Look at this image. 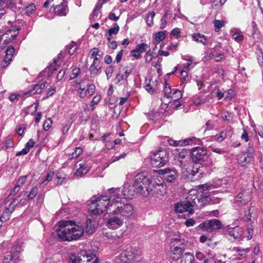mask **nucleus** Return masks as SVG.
<instances>
[{"label": "nucleus", "instance_id": "nucleus-1", "mask_svg": "<svg viewBox=\"0 0 263 263\" xmlns=\"http://www.w3.org/2000/svg\"><path fill=\"white\" fill-rule=\"evenodd\" d=\"M84 232L83 226L71 220L59 221L56 229L57 235L62 241L78 240L83 236Z\"/></svg>", "mask_w": 263, "mask_h": 263}, {"label": "nucleus", "instance_id": "nucleus-2", "mask_svg": "<svg viewBox=\"0 0 263 263\" xmlns=\"http://www.w3.org/2000/svg\"><path fill=\"white\" fill-rule=\"evenodd\" d=\"M202 191L191 190L189 191L186 198V200L191 209L195 208L197 209L202 208L210 201L208 195H203Z\"/></svg>", "mask_w": 263, "mask_h": 263}, {"label": "nucleus", "instance_id": "nucleus-3", "mask_svg": "<svg viewBox=\"0 0 263 263\" xmlns=\"http://www.w3.org/2000/svg\"><path fill=\"white\" fill-rule=\"evenodd\" d=\"M109 210H112L114 214L119 215L124 219L132 217L134 213V206L132 204L123 202L110 204Z\"/></svg>", "mask_w": 263, "mask_h": 263}, {"label": "nucleus", "instance_id": "nucleus-4", "mask_svg": "<svg viewBox=\"0 0 263 263\" xmlns=\"http://www.w3.org/2000/svg\"><path fill=\"white\" fill-rule=\"evenodd\" d=\"M110 203L107 195H101L92 200L89 205V211L94 215L102 214L106 209L109 211Z\"/></svg>", "mask_w": 263, "mask_h": 263}, {"label": "nucleus", "instance_id": "nucleus-5", "mask_svg": "<svg viewBox=\"0 0 263 263\" xmlns=\"http://www.w3.org/2000/svg\"><path fill=\"white\" fill-rule=\"evenodd\" d=\"M159 182L154 181L151 182V184H149L146 188V191H145L143 196L147 197L148 196H163L166 193V187L164 185V181L162 177H159Z\"/></svg>", "mask_w": 263, "mask_h": 263}, {"label": "nucleus", "instance_id": "nucleus-6", "mask_svg": "<svg viewBox=\"0 0 263 263\" xmlns=\"http://www.w3.org/2000/svg\"><path fill=\"white\" fill-rule=\"evenodd\" d=\"M150 184V179L147 178L144 173H141L135 177L134 183L132 188L135 189V192L143 196L146 188Z\"/></svg>", "mask_w": 263, "mask_h": 263}, {"label": "nucleus", "instance_id": "nucleus-7", "mask_svg": "<svg viewBox=\"0 0 263 263\" xmlns=\"http://www.w3.org/2000/svg\"><path fill=\"white\" fill-rule=\"evenodd\" d=\"M142 254L140 249L130 247L123 251L119 255L118 258L121 262L127 263L128 261L138 258Z\"/></svg>", "mask_w": 263, "mask_h": 263}, {"label": "nucleus", "instance_id": "nucleus-8", "mask_svg": "<svg viewBox=\"0 0 263 263\" xmlns=\"http://www.w3.org/2000/svg\"><path fill=\"white\" fill-rule=\"evenodd\" d=\"M166 152L160 151L154 153L150 156V164L152 167H160L165 165L167 162Z\"/></svg>", "mask_w": 263, "mask_h": 263}, {"label": "nucleus", "instance_id": "nucleus-9", "mask_svg": "<svg viewBox=\"0 0 263 263\" xmlns=\"http://www.w3.org/2000/svg\"><path fill=\"white\" fill-rule=\"evenodd\" d=\"M174 154V163L181 168H185L188 164L187 151L184 148H176Z\"/></svg>", "mask_w": 263, "mask_h": 263}, {"label": "nucleus", "instance_id": "nucleus-10", "mask_svg": "<svg viewBox=\"0 0 263 263\" xmlns=\"http://www.w3.org/2000/svg\"><path fill=\"white\" fill-rule=\"evenodd\" d=\"M191 157L195 163H200L206 160L208 156L206 150L202 147L197 146L192 148Z\"/></svg>", "mask_w": 263, "mask_h": 263}, {"label": "nucleus", "instance_id": "nucleus-11", "mask_svg": "<svg viewBox=\"0 0 263 263\" xmlns=\"http://www.w3.org/2000/svg\"><path fill=\"white\" fill-rule=\"evenodd\" d=\"M221 222L217 219L206 220L200 223L199 228L203 231L212 232L221 229Z\"/></svg>", "mask_w": 263, "mask_h": 263}, {"label": "nucleus", "instance_id": "nucleus-12", "mask_svg": "<svg viewBox=\"0 0 263 263\" xmlns=\"http://www.w3.org/2000/svg\"><path fill=\"white\" fill-rule=\"evenodd\" d=\"M110 217L107 220L106 226L111 229H117L123 224L124 219L119 215L114 214L112 210H109Z\"/></svg>", "mask_w": 263, "mask_h": 263}, {"label": "nucleus", "instance_id": "nucleus-13", "mask_svg": "<svg viewBox=\"0 0 263 263\" xmlns=\"http://www.w3.org/2000/svg\"><path fill=\"white\" fill-rule=\"evenodd\" d=\"M21 248L19 246L13 247L11 252H7L2 263H10L12 260H17L20 257Z\"/></svg>", "mask_w": 263, "mask_h": 263}, {"label": "nucleus", "instance_id": "nucleus-14", "mask_svg": "<svg viewBox=\"0 0 263 263\" xmlns=\"http://www.w3.org/2000/svg\"><path fill=\"white\" fill-rule=\"evenodd\" d=\"M87 88L80 86L78 89V93L81 98H84L88 96V97L94 94L96 91V86L94 84H88Z\"/></svg>", "mask_w": 263, "mask_h": 263}, {"label": "nucleus", "instance_id": "nucleus-15", "mask_svg": "<svg viewBox=\"0 0 263 263\" xmlns=\"http://www.w3.org/2000/svg\"><path fill=\"white\" fill-rule=\"evenodd\" d=\"M16 199H14L13 201L10 203L8 206L6 207L2 214L0 216V222H4L8 220L10 218L11 214L14 211L17 203H15Z\"/></svg>", "mask_w": 263, "mask_h": 263}, {"label": "nucleus", "instance_id": "nucleus-16", "mask_svg": "<svg viewBox=\"0 0 263 263\" xmlns=\"http://www.w3.org/2000/svg\"><path fill=\"white\" fill-rule=\"evenodd\" d=\"M159 172L163 175V177L167 182L171 183L174 182L178 177V174L175 169L160 170Z\"/></svg>", "mask_w": 263, "mask_h": 263}, {"label": "nucleus", "instance_id": "nucleus-17", "mask_svg": "<svg viewBox=\"0 0 263 263\" xmlns=\"http://www.w3.org/2000/svg\"><path fill=\"white\" fill-rule=\"evenodd\" d=\"M187 246H176L175 243L172 245L170 248L171 257L175 260H178L181 256H182V253L185 250Z\"/></svg>", "mask_w": 263, "mask_h": 263}, {"label": "nucleus", "instance_id": "nucleus-18", "mask_svg": "<svg viewBox=\"0 0 263 263\" xmlns=\"http://www.w3.org/2000/svg\"><path fill=\"white\" fill-rule=\"evenodd\" d=\"M197 251L195 254L196 258L200 261H203V263H215L214 257L211 251L205 252Z\"/></svg>", "mask_w": 263, "mask_h": 263}, {"label": "nucleus", "instance_id": "nucleus-19", "mask_svg": "<svg viewBox=\"0 0 263 263\" xmlns=\"http://www.w3.org/2000/svg\"><path fill=\"white\" fill-rule=\"evenodd\" d=\"M250 192H241L235 198L234 203L235 206H240L247 204L250 200Z\"/></svg>", "mask_w": 263, "mask_h": 263}, {"label": "nucleus", "instance_id": "nucleus-20", "mask_svg": "<svg viewBox=\"0 0 263 263\" xmlns=\"http://www.w3.org/2000/svg\"><path fill=\"white\" fill-rule=\"evenodd\" d=\"M76 169L74 174L78 177H82L86 174L89 170V167L87 165L85 161H79L75 164Z\"/></svg>", "mask_w": 263, "mask_h": 263}, {"label": "nucleus", "instance_id": "nucleus-21", "mask_svg": "<svg viewBox=\"0 0 263 263\" xmlns=\"http://www.w3.org/2000/svg\"><path fill=\"white\" fill-rule=\"evenodd\" d=\"M108 193L109 194V201L110 204L116 202H121L120 190L118 188H111L108 190Z\"/></svg>", "mask_w": 263, "mask_h": 263}, {"label": "nucleus", "instance_id": "nucleus-22", "mask_svg": "<svg viewBox=\"0 0 263 263\" xmlns=\"http://www.w3.org/2000/svg\"><path fill=\"white\" fill-rule=\"evenodd\" d=\"M175 210L178 213H182L184 212H188L191 214L194 213V210L189 206L186 200L177 203Z\"/></svg>", "mask_w": 263, "mask_h": 263}, {"label": "nucleus", "instance_id": "nucleus-23", "mask_svg": "<svg viewBox=\"0 0 263 263\" xmlns=\"http://www.w3.org/2000/svg\"><path fill=\"white\" fill-rule=\"evenodd\" d=\"M53 2H60V5H56L53 7L54 13L60 16H64L66 14V5L64 3V0H52Z\"/></svg>", "mask_w": 263, "mask_h": 263}, {"label": "nucleus", "instance_id": "nucleus-24", "mask_svg": "<svg viewBox=\"0 0 263 263\" xmlns=\"http://www.w3.org/2000/svg\"><path fill=\"white\" fill-rule=\"evenodd\" d=\"M254 158L249 155L243 152L240 153L237 156V161L241 166H245L251 163Z\"/></svg>", "mask_w": 263, "mask_h": 263}, {"label": "nucleus", "instance_id": "nucleus-25", "mask_svg": "<svg viewBox=\"0 0 263 263\" xmlns=\"http://www.w3.org/2000/svg\"><path fill=\"white\" fill-rule=\"evenodd\" d=\"M228 233L230 237H232L234 239L240 238L243 234V229L240 227H235L230 228L227 230Z\"/></svg>", "mask_w": 263, "mask_h": 263}, {"label": "nucleus", "instance_id": "nucleus-26", "mask_svg": "<svg viewBox=\"0 0 263 263\" xmlns=\"http://www.w3.org/2000/svg\"><path fill=\"white\" fill-rule=\"evenodd\" d=\"M131 73L132 69L130 67H126L124 69V72L123 73L120 71L117 74L115 80L118 83L122 81L127 83V78Z\"/></svg>", "mask_w": 263, "mask_h": 263}, {"label": "nucleus", "instance_id": "nucleus-27", "mask_svg": "<svg viewBox=\"0 0 263 263\" xmlns=\"http://www.w3.org/2000/svg\"><path fill=\"white\" fill-rule=\"evenodd\" d=\"M130 185L128 183H125L124 184L123 189L122 191V194L125 198H132L135 194H138L135 192V189L133 191Z\"/></svg>", "mask_w": 263, "mask_h": 263}, {"label": "nucleus", "instance_id": "nucleus-28", "mask_svg": "<svg viewBox=\"0 0 263 263\" xmlns=\"http://www.w3.org/2000/svg\"><path fill=\"white\" fill-rule=\"evenodd\" d=\"M98 226L97 222L95 219H88L86 221V232L88 234L95 232Z\"/></svg>", "mask_w": 263, "mask_h": 263}, {"label": "nucleus", "instance_id": "nucleus-29", "mask_svg": "<svg viewBox=\"0 0 263 263\" xmlns=\"http://www.w3.org/2000/svg\"><path fill=\"white\" fill-rule=\"evenodd\" d=\"M46 83L47 81H44L41 83L33 85L32 89L31 90V92L33 94H39L41 93L43 89L45 88Z\"/></svg>", "mask_w": 263, "mask_h": 263}, {"label": "nucleus", "instance_id": "nucleus-30", "mask_svg": "<svg viewBox=\"0 0 263 263\" xmlns=\"http://www.w3.org/2000/svg\"><path fill=\"white\" fill-rule=\"evenodd\" d=\"M192 37L194 41L201 43L204 45H205L207 43L208 40L206 37L204 35L199 33L192 34Z\"/></svg>", "mask_w": 263, "mask_h": 263}, {"label": "nucleus", "instance_id": "nucleus-31", "mask_svg": "<svg viewBox=\"0 0 263 263\" xmlns=\"http://www.w3.org/2000/svg\"><path fill=\"white\" fill-rule=\"evenodd\" d=\"M194 261L193 255L190 253H186L182 255L181 263H194Z\"/></svg>", "mask_w": 263, "mask_h": 263}, {"label": "nucleus", "instance_id": "nucleus-32", "mask_svg": "<svg viewBox=\"0 0 263 263\" xmlns=\"http://www.w3.org/2000/svg\"><path fill=\"white\" fill-rule=\"evenodd\" d=\"M16 4V0H4L3 4H1V7L3 6V8H8L13 9L15 8Z\"/></svg>", "mask_w": 263, "mask_h": 263}, {"label": "nucleus", "instance_id": "nucleus-33", "mask_svg": "<svg viewBox=\"0 0 263 263\" xmlns=\"http://www.w3.org/2000/svg\"><path fill=\"white\" fill-rule=\"evenodd\" d=\"M176 242V246H187L186 241L183 239H181L178 235H174L172 239L171 244Z\"/></svg>", "mask_w": 263, "mask_h": 263}, {"label": "nucleus", "instance_id": "nucleus-34", "mask_svg": "<svg viewBox=\"0 0 263 263\" xmlns=\"http://www.w3.org/2000/svg\"><path fill=\"white\" fill-rule=\"evenodd\" d=\"M39 193V188L36 186H33L27 195V199L28 201L33 200Z\"/></svg>", "mask_w": 263, "mask_h": 263}, {"label": "nucleus", "instance_id": "nucleus-35", "mask_svg": "<svg viewBox=\"0 0 263 263\" xmlns=\"http://www.w3.org/2000/svg\"><path fill=\"white\" fill-rule=\"evenodd\" d=\"M83 152L81 147H76L73 152L69 155L68 160H72L77 158Z\"/></svg>", "mask_w": 263, "mask_h": 263}, {"label": "nucleus", "instance_id": "nucleus-36", "mask_svg": "<svg viewBox=\"0 0 263 263\" xmlns=\"http://www.w3.org/2000/svg\"><path fill=\"white\" fill-rule=\"evenodd\" d=\"M18 31V29H17V30L9 29L8 30H7L5 34L2 35L1 39L3 40L4 38H7V37H8V36H10L13 39H14L15 38V37L18 34V31Z\"/></svg>", "mask_w": 263, "mask_h": 263}, {"label": "nucleus", "instance_id": "nucleus-37", "mask_svg": "<svg viewBox=\"0 0 263 263\" xmlns=\"http://www.w3.org/2000/svg\"><path fill=\"white\" fill-rule=\"evenodd\" d=\"M35 10V7L33 4L27 6L23 10V13L25 14L30 16L32 14Z\"/></svg>", "mask_w": 263, "mask_h": 263}, {"label": "nucleus", "instance_id": "nucleus-38", "mask_svg": "<svg viewBox=\"0 0 263 263\" xmlns=\"http://www.w3.org/2000/svg\"><path fill=\"white\" fill-rule=\"evenodd\" d=\"M213 24L215 27V31L218 32L220 28L224 26L226 21L223 20H214L213 21Z\"/></svg>", "mask_w": 263, "mask_h": 263}, {"label": "nucleus", "instance_id": "nucleus-39", "mask_svg": "<svg viewBox=\"0 0 263 263\" xmlns=\"http://www.w3.org/2000/svg\"><path fill=\"white\" fill-rule=\"evenodd\" d=\"M233 251L235 255H238L243 256L249 251V250L248 249H240L238 247H235L233 249Z\"/></svg>", "mask_w": 263, "mask_h": 263}, {"label": "nucleus", "instance_id": "nucleus-40", "mask_svg": "<svg viewBox=\"0 0 263 263\" xmlns=\"http://www.w3.org/2000/svg\"><path fill=\"white\" fill-rule=\"evenodd\" d=\"M155 15V13L154 11H152L147 14L146 18V23L148 26H152L153 25Z\"/></svg>", "mask_w": 263, "mask_h": 263}, {"label": "nucleus", "instance_id": "nucleus-41", "mask_svg": "<svg viewBox=\"0 0 263 263\" xmlns=\"http://www.w3.org/2000/svg\"><path fill=\"white\" fill-rule=\"evenodd\" d=\"M227 137V132L226 131H221L219 133L216 134L215 136V140L220 142L222 141Z\"/></svg>", "mask_w": 263, "mask_h": 263}, {"label": "nucleus", "instance_id": "nucleus-42", "mask_svg": "<svg viewBox=\"0 0 263 263\" xmlns=\"http://www.w3.org/2000/svg\"><path fill=\"white\" fill-rule=\"evenodd\" d=\"M147 47V45L144 43H142L141 44L138 45L135 49H134V51L135 52H138L141 54V53L144 52L146 50V47Z\"/></svg>", "mask_w": 263, "mask_h": 263}, {"label": "nucleus", "instance_id": "nucleus-43", "mask_svg": "<svg viewBox=\"0 0 263 263\" xmlns=\"http://www.w3.org/2000/svg\"><path fill=\"white\" fill-rule=\"evenodd\" d=\"M166 31H159L155 35V40L158 42L162 41L166 36Z\"/></svg>", "mask_w": 263, "mask_h": 263}, {"label": "nucleus", "instance_id": "nucleus-44", "mask_svg": "<svg viewBox=\"0 0 263 263\" xmlns=\"http://www.w3.org/2000/svg\"><path fill=\"white\" fill-rule=\"evenodd\" d=\"M254 152L255 150L253 143H249L248 148L245 152L254 158Z\"/></svg>", "mask_w": 263, "mask_h": 263}, {"label": "nucleus", "instance_id": "nucleus-45", "mask_svg": "<svg viewBox=\"0 0 263 263\" xmlns=\"http://www.w3.org/2000/svg\"><path fill=\"white\" fill-rule=\"evenodd\" d=\"M12 56L6 54L4 61L2 63L1 65L3 68H6L8 66L10 62L11 61Z\"/></svg>", "mask_w": 263, "mask_h": 263}, {"label": "nucleus", "instance_id": "nucleus-46", "mask_svg": "<svg viewBox=\"0 0 263 263\" xmlns=\"http://www.w3.org/2000/svg\"><path fill=\"white\" fill-rule=\"evenodd\" d=\"M232 37L235 41L238 43L242 42L244 39V36L237 32L233 33Z\"/></svg>", "mask_w": 263, "mask_h": 263}, {"label": "nucleus", "instance_id": "nucleus-47", "mask_svg": "<svg viewBox=\"0 0 263 263\" xmlns=\"http://www.w3.org/2000/svg\"><path fill=\"white\" fill-rule=\"evenodd\" d=\"M181 29L178 28L173 29L171 32V36L178 39L181 36Z\"/></svg>", "mask_w": 263, "mask_h": 263}, {"label": "nucleus", "instance_id": "nucleus-48", "mask_svg": "<svg viewBox=\"0 0 263 263\" xmlns=\"http://www.w3.org/2000/svg\"><path fill=\"white\" fill-rule=\"evenodd\" d=\"M119 26L117 23H115L114 27L108 30V33L110 34H117L119 31Z\"/></svg>", "mask_w": 263, "mask_h": 263}, {"label": "nucleus", "instance_id": "nucleus-49", "mask_svg": "<svg viewBox=\"0 0 263 263\" xmlns=\"http://www.w3.org/2000/svg\"><path fill=\"white\" fill-rule=\"evenodd\" d=\"M182 96V93L181 91L179 90H176L173 93L171 97L174 101L178 100Z\"/></svg>", "mask_w": 263, "mask_h": 263}, {"label": "nucleus", "instance_id": "nucleus-50", "mask_svg": "<svg viewBox=\"0 0 263 263\" xmlns=\"http://www.w3.org/2000/svg\"><path fill=\"white\" fill-rule=\"evenodd\" d=\"M52 124V121L51 118H48L46 120L43 125V128L45 130H48Z\"/></svg>", "mask_w": 263, "mask_h": 263}, {"label": "nucleus", "instance_id": "nucleus-51", "mask_svg": "<svg viewBox=\"0 0 263 263\" xmlns=\"http://www.w3.org/2000/svg\"><path fill=\"white\" fill-rule=\"evenodd\" d=\"M164 95L167 98L171 97V89L170 86L166 82L165 83V86L164 88Z\"/></svg>", "mask_w": 263, "mask_h": 263}, {"label": "nucleus", "instance_id": "nucleus-52", "mask_svg": "<svg viewBox=\"0 0 263 263\" xmlns=\"http://www.w3.org/2000/svg\"><path fill=\"white\" fill-rule=\"evenodd\" d=\"M114 67L112 66H109L108 67L106 70L105 73L107 77V79L108 80L112 76V74L114 72Z\"/></svg>", "mask_w": 263, "mask_h": 263}, {"label": "nucleus", "instance_id": "nucleus-53", "mask_svg": "<svg viewBox=\"0 0 263 263\" xmlns=\"http://www.w3.org/2000/svg\"><path fill=\"white\" fill-rule=\"evenodd\" d=\"M27 176H23L20 177L16 182V185L20 187L23 185L27 180Z\"/></svg>", "mask_w": 263, "mask_h": 263}, {"label": "nucleus", "instance_id": "nucleus-54", "mask_svg": "<svg viewBox=\"0 0 263 263\" xmlns=\"http://www.w3.org/2000/svg\"><path fill=\"white\" fill-rule=\"evenodd\" d=\"M80 73V68H74L72 70L71 76L70 78V80H73L78 77Z\"/></svg>", "mask_w": 263, "mask_h": 263}, {"label": "nucleus", "instance_id": "nucleus-55", "mask_svg": "<svg viewBox=\"0 0 263 263\" xmlns=\"http://www.w3.org/2000/svg\"><path fill=\"white\" fill-rule=\"evenodd\" d=\"M89 53L92 58L96 57V56L97 57L98 55L99 57H100V58H101V56L99 54V51L98 48H94L92 49L90 51Z\"/></svg>", "mask_w": 263, "mask_h": 263}, {"label": "nucleus", "instance_id": "nucleus-56", "mask_svg": "<svg viewBox=\"0 0 263 263\" xmlns=\"http://www.w3.org/2000/svg\"><path fill=\"white\" fill-rule=\"evenodd\" d=\"M197 141H198V139H197L195 137H193L185 140L183 142V143L184 145H190L194 143H196Z\"/></svg>", "mask_w": 263, "mask_h": 263}, {"label": "nucleus", "instance_id": "nucleus-57", "mask_svg": "<svg viewBox=\"0 0 263 263\" xmlns=\"http://www.w3.org/2000/svg\"><path fill=\"white\" fill-rule=\"evenodd\" d=\"M167 16V13H165L164 15L162 17L160 20V28H164L166 24V17Z\"/></svg>", "mask_w": 263, "mask_h": 263}, {"label": "nucleus", "instance_id": "nucleus-58", "mask_svg": "<svg viewBox=\"0 0 263 263\" xmlns=\"http://www.w3.org/2000/svg\"><path fill=\"white\" fill-rule=\"evenodd\" d=\"M66 177L65 176H57L56 177V180H55V184L57 185H61L63 181L65 180Z\"/></svg>", "mask_w": 263, "mask_h": 263}, {"label": "nucleus", "instance_id": "nucleus-59", "mask_svg": "<svg viewBox=\"0 0 263 263\" xmlns=\"http://www.w3.org/2000/svg\"><path fill=\"white\" fill-rule=\"evenodd\" d=\"M101 99V96L100 95L95 96L91 101V106L92 107V109L93 110L95 107H93V105L97 104Z\"/></svg>", "mask_w": 263, "mask_h": 263}, {"label": "nucleus", "instance_id": "nucleus-60", "mask_svg": "<svg viewBox=\"0 0 263 263\" xmlns=\"http://www.w3.org/2000/svg\"><path fill=\"white\" fill-rule=\"evenodd\" d=\"M253 228L252 225H250L248 227L247 229V233L248 235L247 236L248 239L249 240L251 239L252 238L253 232Z\"/></svg>", "mask_w": 263, "mask_h": 263}, {"label": "nucleus", "instance_id": "nucleus-61", "mask_svg": "<svg viewBox=\"0 0 263 263\" xmlns=\"http://www.w3.org/2000/svg\"><path fill=\"white\" fill-rule=\"evenodd\" d=\"M99 70V69H98L97 68H96L95 67L90 66V67L89 68V71H90L91 77H94L96 76H97Z\"/></svg>", "mask_w": 263, "mask_h": 263}, {"label": "nucleus", "instance_id": "nucleus-62", "mask_svg": "<svg viewBox=\"0 0 263 263\" xmlns=\"http://www.w3.org/2000/svg\"><path fill=\"white\" fill-rule=\"evenodd\" d=\"M195 223V220L193 218H189L187 219L184 222L185 224L187 227L193 226Z\"/></svg>", "mask_w": 263, "mask_h": 263}, {"label": "nucleus", "instance_id": "nucleus-63", "mask_svg": "<svg viewBox=\"0 0 263 263\" xmlns=\"http://www.w3.org/2000/svg\"><path fill=\"white\" fill-rule=\"evenodd\" d=\"M144 87L145 89L151 94H153L156 92L155 89L153 88L150 84H147L145 85Z\"/></svg>", "mask_w": 263, "mask_h": 263}, {"label": "nucleus", "instance_id": "nucleus-64", "mask_svg": "<svg viewBox=\"0 0 263 263\" xmlns=\"http://www.w3.org/2000/svg\"><path fill=\"white\" fill-rule=\"evenodd\" d=\"M222 117L224 121H230L232 119V116L231 114L228 112L224 113Z\"/></svg>", "mask_w": 263, "mask_h": 263}]
</instances>
